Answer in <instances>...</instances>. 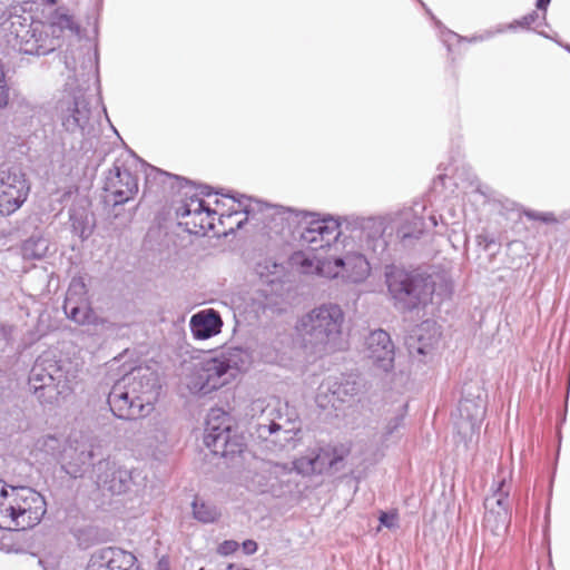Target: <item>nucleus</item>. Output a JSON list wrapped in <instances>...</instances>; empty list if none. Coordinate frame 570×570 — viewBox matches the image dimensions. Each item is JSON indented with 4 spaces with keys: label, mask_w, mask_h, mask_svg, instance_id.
<instances>
[{
    "label": "nucleus",
    "mask_w": 570,
    "mask_h": 570,
    "mask_svg": "<svg viewBox=\"0 0 570 570\" xmlns=\"http://www.w3.org/2000/svg\"><path fill=\"white\" fill-rule=\"evenodd\" d=\"M386 219L384 217L355 219L350 236L353 244H344L342 255L316 258L317 274L327 278L342 277L351 283L365 281L371 273V264L366 254L382 259L387 250Z\"/></svg>",
    "instance_id": "1"
},
{
    "label": "nucleus",
    "mask_w": 570,
    "mask_h": 570,
    "mask_svg": "<svg viewBox=\"0 0 570 570\" xmlns=\"http://www.w3.org/2000/svg\"><path fill=\"white\" fill-rule=\"evenodd\" d=\"M344 312L333 303L314 307L297 322L296 331L303 347L314 354L334 351L342 335Z\"/></svg>",
    "instance_id": "2"
},
{
    "label": "nucleus",
    "mask_w": 570,
    "mask_h": 570,
    "mask_svg": "<svg viewBox=\"0 0 570 570\" xmlns=\"http://www.w3.org/2000/svg\"><path fill=\"white\" fill-rule=\"evenodd\" d=\"M76 371L71 362L57 360L52 353H43L30 370L29 390L42 404H55L73 391Z\"/></svg>",
    "instance_id": "3"
},
{
    "label": "nucleus",
    "mask_w": 570,
    "mask_h": 570,
    "mask_svg": "<svg viewBox=\"0 0 570 570\" xmlns=\"http://www.w3.org/2000/svg\"><path fill=\"white\" fill-rule=\"evenodd\" d=\"M248 355L240 347L223 350L195 365L188 387L193 393L208 394L230 384L247 364Z\"/></svg>",
    "instance_id": "4"
},
{
    "label": "nucleus",
    "mask_w": 570,
    "mask_h": 570,
    "mask_svg": "<svg viewBox=\"0 0 570 570\" xmlns=\"http://www.w3.org/2000/svg\"><path fill=\"white\" fill-rule=\"evenodd\" d=\"M344 455V449L315 446L308 449L306 453L296 459L292 465L277 462L268 463L267 472L271 479H275L281 485L288 487L294 470L303 475L323 473L327 468H333L342 461Z\"/></svg>",
    "instance_id": "5"
},
{
    "label": "nucleus",
    "mask_w": 570,
    "mask_h": 570,
    "mask_svg": "<svg viewBox=\"0 0 570 570\" xmlns=\"http://www.w3.org/2000/svg\"><path fill=\"white\" fill-rule=\"evenodd\" d=\"M7 42L24 55H47L56 49L53 37L42 21H29L22 16H11L6 33Z\"/></svg>",
    "instance_id": "6"
},
{
    "label": "nucleus",
    "mask_w": 570,
    "mask_h": 570,
    "mask_svg": "<svg viewBox=\"0 0 570 570\" xmlns=\"http://www.w3.org/2000/svg\"><path fill=\"white\" fill-rule=\"evenodd\" d=\"M386 283L396 307L403 311H412L421 304H426L434 293V284L430 276L403 269L395 268L386 273Z\"/></svg>",
    "instance_id": "7"
},
{
    "label": "nucleus",
    "mask_w": 570,
    "mask_h": 570,
    "mask_svg": "<svg viewBox=\"0 0 570 570\" xmlns=\"http://www.w3.org/2000/svg\"><path fill=\"white\" fill-rule=\"evenodd\" d=\"M9 514L6 528L26 530L37 525L46 513L43 497L27 487H10Z\"/></svg>",
    "instance_id": "8"
},
{
    "label": "nucleus",
    "mask_w": 570,
    "mask_h": 570,
    "mask_svg": "<svg viewBox=\"0 0 570 570\" xmlns=\"http://www.w3.org/2000/svg\"><path fill=\"white\" fill-rule=\"evenodd\" d=\"M256 409H261L256 423V433L259 439L268 440L275 436L273 442L292 439L289 434L295 430L296 414L287 403L273 400L263 407V402L256 401L253 410Z\"/></svg>",
    "instance_id": "9"
},
{
    "label": "nucleus",
    "mask_w": 570,
    "mask_h": 570,
    "mask_svg": "<svg viewBox=\"0 0 570 570\" xmlns=\"http://www.w3.org/2000/svg\"><path fill=\"white\" fill-rule=\"evenodd\" d=\"M136 159L132 156L118 158L105 177L104 189L106 200L114 206L122 205L135 198L139 190L138 177L132 168Z\"/></svg>",
    "instance_id": "10"
},
{
    "label": "nucleus",
    "mask_w": 570,
    "mask_h": 570,
    "mask_svg": "<svg viewBox=\"0 0 570 570\" xmlns=\"http://www.w3.org/2000/svg\"><path fill=\"white\" fill-rule=\"evenodd\" d=\"M76 79H69L66 83V95L56 106L62 126L67 131H85L91 118L90 101L85 88L76 86Z\"/></svg>",
    "instance_id": "11"
},
{
    "label": "nucleus",
    "mask_w": 570,
    "mask_h": 570,
    "mask_svg": "<svg viewBox=\"0 0 570 570\" xmlns=\"http://www.w3.org/2000/svg\"><path fill=\"white\" fill-rule=\"evenodd\" d=\"M299 243L314 252L336 244L342 235L340 223L333 217L320 218L314 213H304L299 220Z\"/></svg>",
    "instance_id": "12"
},
{
    "label": "nucleus",
    "mask_w": 570,
    "mask_h": 570,
    "mask_svg": "<svg viewBox=\"0 0 570 570\" xmlns=\"http://www.w3.org/2000/svg\"><path fill=\"white\" fill-rule=\"evenodd\" d=\"M230 197L234 204L237 205L232 206V212L226 216L227 218L243 212L246 215L245 220L253 219L257 224L262 223L266 228L275 230L276 233L283 232L285 226L289 225V219L293 215L289 209L263 204L244 195H242L240 198H236L235 196Z\"/></svg>",
    "instance_id": "13"
},
{
    "label": "nucleus",
    "mask_w": 570,
    "mask_h": 570,
    "mask_svg": "<svg viewBox=\"0 0 570 570\" xmlns=\"http://www.w3.org/2000/svg\"><path fill=\"white\" fill-rule=\"evenodd\" d=\"M227 421L228 419L225 413L220 415L212 414L207 421L204 434V444L214 454L225 458L242 453L244 448L243 440L233 432Z\"/></svg>",
    "instance_id": "14"
},
{
    "label": "nucleus",
    "mask_w": 570,
    "mask_h": 570,
    "mask_svg": "<svg viewBox=\"0 0 570 570\" xmlns=\"http://www.w3.org/2000/svg\"><path fill=\"white\" fill-rule=\"evenodd\" d=\"M29 185L24 174L14 166L0 167V215L9 216L26 202Z\"/></svg>",
    "instance_id": "15"
},
{
    "label": "nucleus",
    "mask_w": 570,
    "mask_h": 570,
    "mask_svg": "<svg viewBox=\"0 0 570 570\" xmlns=\"http://www.w3.org/2000/svg\"><path fill=\"white\" fill-rule=\"evenodd\" d=\"M510 489L503 476L493 493L484 500V527L495 537H502L511 522Z\"/></svg>",
    "instance_id": "16"
},
{
    "label": "nucleus",
    "mask_w": 570,
    "mask_h": 570,
    "mask_svg": "<svg viewBox=\"0 0 570 570\" xmlns=\"http://www.w3.org/2000/svg\"><path fill=\"white\" fill-rule=\"evenodd\" d=\"M459 403V416L455 421L458 433L464 439L472 438L479 431L485 415L483 391L479 385L469 386Z\"/></svg>",
    "instance_id": "17"
},
{
    "label": "nucleus",
    "mask_w": 570,
    "mask_h": 570,
    "mask_svg": "<svg viewBox=\"0 0 570 570\" xmlns=\"http://www.w3.org/2000/svg\"><path fill=\"white\" fill-rule=\"evenodd\" d=\"M129 384L131 394H136L138 403H142V410L148 415L157 401L160 390L159 376L149 365H139L121 376Z\"/></svg>",
    "instance_id": "18"
},
{
    "label": "nucleus",
    "mask_w": 570,
    "mask_h": 570,
    "mask_svg": "<svg viewBox=\"0 0 570 570\" xmlns=\"http://www.w3.org/2000/svg\"><path fill=\"white\" fill-rule=\"evenodd\" d=\"M360 377L355 374L328 376L320 385L316 403L325 409L328 405L337 407V403L353 400L361 391Z\"/></svg>",
    "instance_id": "19"
},
{
    "label": "nucleus",
    "mask_w": 570,
    "mask_h": 570,
    "mask_svg": "<svg viewBox=\"0 0 570 570\" xmlns=\"http://www.w3.org/2000/svg\"><path fill=\"white\" fill-rule=\"evenodd\" d=\"M176 214L181 219L179 224L185 226L189 234L195 235H205L213 229L217 215L216 210L206 206L204 199L196 195L186 196L176 208Z\"/></svg>",
    "instance_id": "20"
},
{
    "label": "nucleus",
    "mask_w": 570,
    "mask_h": 570,
    "mask_svg": "<svg viewBox=\"0 0 570 570\" xmlns=\"http://www.w3.org/2000/svg\"><path fill=\"white\" fill-rule=\"evenodd\" d=\"M99 441L96 438H82L70 443L62 453V470L71 478H81L100 453Z\"/></svg>",
    "instance_id": "21"
},
{
    "label": "nucleus",
    "mask_w": 570,
    "mask_h": 570,
    "mask_svg": "<svg viewBox=\"0 0 570 570\" xmlns=\"http://www.w3.org/2000/svg\"><path fill=\"white\" fill-rule=\"evenodd\" d=\"M363 354L377 371L387 373L394 367L395 347L384 330L372 331L365 337Z\"/></svg>",
    "instance_id": "22"
},
{
    "label": "nucleus",
    "mask_w": 570,
    "mask_h": 570,
    "mask_svg": "<svg viewBox=\"0 0 570 570\" xmlns=\"http://www.w3.org/2000/svg\"><path fill=\"white\" fill-rule=\"evenodd\" d=\"M97 485L111 494L127 492L131 484V472L110 459L99 460L94 465Z\"/></svg>",
    "instance_id": "23"
},
{
    "label": "nucleus",
    "mask_w": 570,
    "mask_h": 570,
    "mask_svg": "<svg viewBox=\"0 0 570 570\" xmlns=\"http://www.w3.org/2000/svg\"><path fill=\"white\" fill-rule=\"evenodd\" d=\"M129 384L120 377L117 380L109 394L108 404L115 416L122 420H136L146 416L142 403H138L136 394H131Z\"/></svg>",
    "instance_id": "24"
},
{
    "label": "nucleus",
    "mask_w": 570,
    "mask_h": 570,
    "mask_svg": "<svg viewBox=\"0 0 570 570\" xmlns=\"http://www.w3.org/2000/svg\"><path fill=\"white\" fill-rule=\"evenodd\" d=\"M190 332L194 338L203 341L216 336L223 327L220 314L214 308L197 312L189 321Z\"/></svg>",
    "instance_id": "25"
},
{
    "label": "nucleus",
    "mask_w": 570,
    "mask_h": 570,
    "mask_svg": "<svg viewBox=\"0 0 570 570\" xmlns=\"http://www.w3.org/2000/svg\"><path fill=\"white\" fill-rule=\"evenodd\" d=\"M63 311L69 320L79 325L92 324L105 331L114 330V324L111 322L96 315L89 306L88 301L73 303L70 299H65Z\"/></svg>",
    "instance_id": "26"
},
{
    "label": "nucleus",
    "mask_w": 570,
    "mask_h": 570,
    "mask_svg": "<svg viewBox=\"0 0 570 570\" xmlns=\"http://www.w3.org/2000/svg\"><path fill=\"white\" fill-rule=\"evenodd\" d=\"M438 342V331L434 323L423 322L406 340L409 353L412 356H425L432 352Z\"/></svg>",
    "instance_id": "27"
},
{
    "label": "nucleus",
    "mask_w": 570,
    "mask_h": 570,
    "mask_svg": "<svg viewBox=\"0 0 570 570\" xmlns=\"http://www.w3.org/2000/svg\"><path fill=\"white\" fill-rule=\"evenodd\" d=\"M390 223L396 228V236L402 242L417 239L424 230V222L412 209H405L393 217Z\"/></svg>",
    "instance_id": "28"
},
{
    "label": "nucleus",
    "mask_w": 570,
    "mask_h": 570,
    "mask_svg": "<svg viewBox=\"0 0 570 570\" xmlns=\"http://www.w3.org/2000/svg\"><path fill=\"white\" fill-rule=\"evenodd\" d=\"M48 27V32L53 37L56 42V47L58 46V39L65 33L69 32L70 35H78L79 27L75 22L73 17L68 14L65 9H57L50 17L49 23H46Z\"/></svg>",
    "instance_id": "29"
},
{
    "label": "nucleus",
    "mask_w": 570,
    "mask_h": 570,
    "mask_svg": "<svg viewBox=\"0 0 570 570\" xmlns=\"http://www.w3.org/2000/svg\"><path fill=\"white\" fill-rule=\"evenodd\" d=\"M147 439L150 446L157 449L168 445L170 443V425L165 420H157L153 422L148 432Z\"/></svg>",
    "instance_id": "30"
},
{
    "label": "nucleus",
    "mask_w": 570,
    "mask_h": 570,
    "mask_svg": "<svg viewBox=\"0 0 570 570\" xmlns=\"http://www.w3.org/2000/svg\"><path fill=\"white\" fill-rule=\"evenodd\" d=\"M49 248V242L43 237H30L22 245V255L27 259L42 258Z\"/></svg>",
    "instance_id": "31"
},
{
    "label": "nucleus",
    "mask_w": 570,
    "mask_h": 570,
    "mask_svg": "<svg viewBox=\"0 0 570 570\" xmlns=\"http://www.w3.org/2000/svg\"><path fill=\"white\" fill-rule=\"evenodd\" d=\"M193 513L203 523L214 522L220 514L215 504L199 501L198 499L193 502Z\"/></svg>",
    "instance_id": "32"
},
{
    "label": "nucleus",
    "mask_w": 570,
    "mask_h": 570,
    "mask_svg": "<svg viewBox=\"0 0 570 570\" xmlns=\"http://www.w3.org/2000/svg\"><path fill=\"white\" fill-rule=\"evenodd\" d=\"M65 299H70L73 303L87 301V288L82 278L75 277L71 279Z\"/></svg>",
    "instance_id": "33"
},
{
    "label": "nucleus",
    "mask_w": 570,
    "mask_h": 570,
    "mask_svg": "<svg viewBox=\"0 0 570 570\" xmlns=\"http://www.w3.org/2000/svg\"><path fill=\"white\" fill-rule=\"evenodd\" d=\"M9 497L10 489L8 490L6 483L0 479V528L7 527L9 514Z\"/></svg>",
    "instance_id": "34"
},
{
    "label": "nucleus",
    "mask_w": 570,
    "mask_h": 570,
    "mask_svg": "<svg viewBox=\"0 0 570 570\" xmlns=\"http://www.w3.org/2000/svg\"><path fill=\"white\" fill-rule=\"evenodd\" d=\"M539 19L546 22V11L543 12L542 16H540L538 11H532L522 17L521 19L515 20L514 22L509 24V29H514L515 27L530 28L532 24H535L539 21Z\"/></svg>",
    "instance_id": "35"
},
{
    "label": "nucleus",
    "mask_w": 570,
    "mask_h": 570,
    "mask_svg": "<svg viewBox=\"0 0 570 570\" xmlns=\"http://www.w3.org/2000/svg\"><path fill=\"white\" fill-rule=\"evenodd\" d=\"M284 267L271 259H266L264 264L258 265V274L262 277H268L275 275L276 278L283 273Z\"/></svg>",
    "instance_id": "36"
},
{
    "label": "nucleus",
    "mask_w": 570,
    "mask_h": 570,
    "mask_svg": "<svg viewBox=\"0 0 570 570\" xmlns=\"http://www.w3.org/2000/svg\"><path fill=\"white\" fill-rule=\"evenodd\" d=\"M237 549H238V542L237 541L225 540L224 542H222L218 546L217 552L220 556H229V554L234 553Z\"/></svg>",
    "instance_id": "37"
},
{
    "label": "nucleus",
    "mask_w": 570,
    "mask_h": 570,
    "mask_svg": "<svg viewBox=\"0 0 570 570\" xmlns=\"http://www.w3.org/2000/svg\"><path fill=\"white\" fill-rule=\"evenodd\" d=\"M402 422H403L402 416H395L389 421V423L385 426V432H384V436L386 440L393 435L394 431H396L401 426Z\"/></svg>",
    "instance_id": "38"
},
{
    "label": "nucleus",
    "mask_w": 570,
    "mask_h": 570,
    "mask_svg": "<svg viewBox=\"0 0 570 570\" xmlns=\"http://www.w3.org/2000/svg\"><path fill=\"white\" fill-rule=\"evenodd\" d=\"M157 177H167V178L174 177L176 179H179L178 176H171L167 171L159 170L156 167H150L149 173L146 174L147 184H149L151 181V179H156Z\"/></svg>",
    "instance_id": "39"
},
{
    "label": "nucleus",
    "mask_w": 570,
    "mask_h": 570,
    "mask_svg": "<svg viewBox=\"0 0 570 570\" xmlns=\"http://www.w3.org/2000/svg\"><path fill=\"white\" fill-rule=\"evenodd\" d=\"M69 217H70L71 224H72L73 230L75 232L80 230V236L83 237L85 230L82 227V224H83L82 216H78V214L76 212L70 210Z\"/></svg>",
    "instance_id": "40"
},
{
    "label": "nucleus",
    "mask_w": 570,
    "mask_h": 570,
    "mask_svg": "<svg viewBox=\"0 0 570 570\" xmlns=\"http://www.w3.org/2000/svg\"><path fill=\"white\" fill-rule=\"evenodd\" d=\"M476 244L483 247L484 250H489L493 244H495L494 238L490 237L487 234H480L476 236Z\"/></svg>",
    "instance_id": "41"
},
{
    "label": "nucleus",
    "mask_w": 570,
    "mask_h": 570,
    "mask_svg": "<svg viewBox=\"0 0 570 570\" xmlns=\"http://www.w3.org/2000/svg\"><path fill=\"white\" fill-rule=\"evenodd\" d=\"M245 554H254L257 551V543L254 540H246L242 544Z\"/></svg>",
    "instance_id": "42"
},
{
    "label": "nucleus",
    "mask_w": 570,
    "mask_h": 570,
    "mask_svg": "<svg viewBox=\"0 0 570 570\" xmlns=\"http://www.w3.org/2000/svg\"><path fill=\"white\" fill-rule=\"evenodd\" d=\"M380 522H381V524H383L386 528H392L395 524V517L383 512L380 515Z\"/></svg>",
    "instance_id": "43"
},
{
    "label": "nucleus",
    "mask_w": 570,
    "mask_h": 570,
    "mask_svg": "<svg viewBox=\"0 0 570 570\" xmlns=\"http://www.w3.org/2000/svg\"><path fill=\"white\" fill-rule=\"evenodd\" d=\"M551 0H537V9L547 11V8Z\"/></svg>",
    "instance_id": "44"
},
{
    "label": "nucleus",
    "mask_w": 570,
    "mask_h": 570,
    "mask_svg": "<svg viewBox=\"0 0 570 570\" xmlns=\"http://www.w3.org/2000/svg\"><path fill=\"white\" fill-rule=\"evenodd\" d=\"M551 215H548V214H534V215H531V217H533L534 219H540V220H543V222H549L551 220Z\"/></svg>",
    "instance_id": "45"
},
{
    "label": "nucleus",
    "mask_w": 570,
    "mask_h": 570,
    "mask_svg": "<svg viewBox=\"0 0 570 570\" xmlns=\"http://www.w3.org/2000/svg\"><path fill=\"white\" fill-rule=\"evenodd\" d=\"M225 570H250L248 568H244L239 564H235V563H229Z\"/></svg>",
    "instance_id": "46"
},
{
    "label": "nucleus",
    "mask_w": 570,
    "mask_h": 570,
    "mask_svg": "<svg viewBox=\"0 0 570 570\" xmlns=\"http://www.w3.org/2000/svg\"><path fill=\"white\" fill-rule=\"evenodd\" d=\"M348 236H351V234ZM343 242H346L345 244H347V243L353 244L350 237H344Z\"/></svg>",
    "instance_id": "47"
},
{
    "label": "nucleus",
    "mask_w": 570,
    "mask_h": 570,
    "mask_svg": "<svg viewBox=\"0 0 570 570\" xmlns=\"http://www.w3.org/2000/svg\"><path fill=\"white\" fill-rule=\"evenodd\" d=\"M348 236H351V234ZM343 242H346L345 244H347V243L353 244L350 237H344Z\"/></svg>",
    "instance_id": "48"
},
{
    "label": "nucleus",
    "mask_w": 570,
    "mask_h": 570,
    "mask_svg": "<svg viewBox=\"0 0 570 570\" xmlns=\"http://www.w3.org/2000/svg\"><path fill=\"white\" fill-rule=\"evenodd\" d=\"M243 224H244V220H243V219L238 220V222L236 223L237 228H240V227L243 226Z\"/></svg>",
    "instance_id": "49"
},
{
    "label": "nucleus",
    "mask_w": 570,
    "mask_h": 570,
    "mask_svg": "<svg viewBox=\"0 0 570 570\" xmlns=\"http://www.w3.org/2000/svg\"><path fill=\"white\" fill-rule=\"evenodd\" d=\"M431 220L433 222V225H436V222L433 216L431 217Z\"/></svg>",
    "instance_id": "50"
}]
</instances>
